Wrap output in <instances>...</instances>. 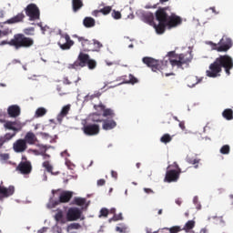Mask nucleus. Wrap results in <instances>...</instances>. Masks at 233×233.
I'll return each mask as SVG.
<instances>
[{"label":"nucleus","mask_w":233,"mask_h":233,"mask_svg":"<svg viewBox=\"0 0 233 233\" xmlns=\"http://www.w3.org/2000/svg\"><path fill=\"white\" fill-rule=\"evenodd\" d=\"M225 71L227 76H230V70L233 69V58L228 55H221L209 65V70L206 71L208 77H219L221 72Z\"/></svg>","instance_id":"1"},{"label":"nucleus","mask_w":233,"mask_h":233,"mask_svg":"<svg viewBox=\"0 0 233 233\" xmlns=\"http://www.w3.org/2000/svg\"><path fill=\"white\" fill-rule=\"evenodd\" d=\"M34 43V38L19 33L15 34L10 41H2L1 45H9V46H14L15 50H21V48H32Z\"/></svg>","instance_id":"2"},{"label":"nucleus","mask_w":233,"mask_h":233,"mask_svg":"<svg viewBox=\"0 0 233 233\" xmlns=\"http://www.w3.org/2000/svg\"><path fill=\"white\" fill-rule=\"evenodd\" d=\"M87 66L89 70H94L97 66V62L90 58V55L80 52L76 60L73 64H69L67 68L69 70H79Z\"/></svg>","instance_id":"3"},{"label":"nucleus","mask_w":233,"mask_h":233,"mask_svg":"<svg viewBox=\"0 0 233 233\" xmlns=\"http://www.w3.org/2000/svg\"><path fill=\"white\" fill-rule=\"evenodd\" d=\"M142 62L151 68L152 72H161V74H165L166 77L174 76V73H165V70L168 68V60H157L150 56H145L142 58Z\"/></svg>","instance_id":"4"},{"label":"nucleus","mask_w":233,"mask_h":233,"mask_svg":"<svg viewBox=\"0 0 233 233\" xmlns=\"http://www.w3.org/2000/svg\"><path fill=\"white\" fill-rule=\"evenodd\" d=\"M170 7H160L155 13V17L158 25H155L157 34H165L166 25L170 16Z\"/></svg>","instance_id":"5"},{"label":"nucleus","mask_w":233,"mask_h":233,"mask_svg":"<svg viewBox=\"0 0 233 233\" xmlns=\"http://www.w3.org/2000/svg\"><path fill=\"white\" fill-rule=\"evenodd\" d=\"M192 62V55L190 53L180 54L177 56V59H169L171 66H177L182 68L183 65H189Z\"/></svg>","instance_id":"6"},{"label":"nucleus","mask_w":233,"mask_h":233,"mask_svg":"<svg viewBox=\"0 0 233 233\" xmlns=\"http://www.w3.org/2000/svg\"><path fill=\"white\" fill-rule=\"evenodd\" d=\"M25 12L27 17H29V21H39L41 17V11L39 10V7H37V5L35 4H29L25 8Z\"/></svg>","instance_id":"7"},{"label":"nucleus","mask_w":233,"mask_h":233,"mask_svg":"<svg viewBox=\"0 0 233 233\" xmlns=\"http://www.w3.org/2000/svg\"><path fill=\"white\" fill-rule=\"evenodd\" d=\"M232 39L223 36L218 44H214V49L217 52H228L232 48Z\"/></svg>","instance_id":"8"},{"label":"nucleus","mask_w":233,"mask_h":233,"mask_svg":"<svg viewBox=\"0 0 233 233\" xmlns=\"http://www.w3.org/2000/svg\"><path fill=\"white\" fill-rule=\"evenodd\" d=\"M83 211L79 209V208H70L66 213L67 221H77V219H81V216Z\"/></svg>","instance_id":"9"},{"label":"nucleus","mask_w":233,"mask_h":233,"mask_svg":"<svg viewBox=\"0 0 233 233\" xmlns=\"http://www.w3.org/2000/svg\"><path fill=\"white\" fill-rule=\"evenodd\" d=\"M183 23V19L180 16H177L174 13H170L169 17L167 18V22H166V28H176V26H179Z\"/></svg>","instance_id":"10"},{"label":"nucleus","mask_w":233,"mask_h":233,"mask_svg":"<svg viewBox=\"0 0 233 233\" xmlns=\"http://www.w3.org/2000/svg\"><path fill=\"white\" fill-rule=\"evenodd\" d=\"M99 130V125L97 124H86L82 127V132H84L86 136H97Z\"/></svg>","instance_id":"11"},{"label":"nucleus","mask_w":233,"mask_h":233,"mask_svg":"<svg viewBox=\"0 0 233 233\" xmlns=\"http://www.w3.org/2000/svg\"><path fill=\"white\" fill-rule=\"evenodd\" d=\"M61 39H65L66 42H62L61 40L58 42V46L61 50H70L72 46H74L75 43L74 40L70 38L68 34L61 35Z\"/></svg>","instance_id":"12"},{"label":"nucleus","mask_w":233,"mask_h":233,"mask_svg":"<svg viewBox=\"0 0 233 233\" xmlns=\"http://www.w3.org/2000/svg\"><path fill=\"white\" fill-rule=\"evenodd\" d=\"M179 176H181L180 171H177L175 169H167L164 181L166 183H176V181L179 179Z\"/></svg>","instance_id":"13"},{"label":"nucleus","mask_w":233,"mask_h":233,"mask_svg":"<svg viewBox=\"0 0 233 233\" xmlns=\"http://www.w3.org/2000/svg\"><path fill=\"white\" fill-rule=\"evenodd\" d=\"M16 170L24 176H28L32 172V163L28 160L22 161L16 167Z\"/></svg>","instance_id":"14"},{"label":"nucleus","mask_w":233,"mask_h":233,"mask_svg":"<svg viewBox=\"0 0 233 233\" xmlns=\"http://www.w3.org/2000/svg\"><path fill=\"white\" fill-rule=\"evenodd\" d=\"M4 127L6 128V130H13V132L17 134V132H21L23 128V123H21L19 120L6 121L4 124Z\"/></svg>","instance_id":"15"},{"label":"nucleus","mask_w":233,"mask_h":233,"mask_svg":"<svg viewBox=\"0 0 233 233\" xmlns=\"http://www.w3.org/2000/svg\"><path fill=\"white\" fill-rule=\"evenodd\" d=\"M72 37L77 39L81 43L84 52H92V41L88 40L84 36H79L77 35H73Z\"/></svg>","instance_id":"16"},{"label":"nucleus","mask_w":233,"mask_h":233,"mask_svg":"<svg viewBox=\"0 0 233 233\" xmlns=\"http://www.w3.org/2000/svg\"><path fill=\"white\" fill-rule=\"evenodd\" d=\"M93 121H94V123L103 122V126H102L103 130H112V129L116 128V127H117V123H116L114 121V119H104V120H101V119L96 120V119H94Z\"/></svg>","instance_id":"17"},{"label":"nucleus","mask_w":233,"mask_h":233,"mask_svg":"<svg viewBox=\"0 0 233 233\" xmlns=\"http://www.w3.org/2000/svg\"><path fill=\"white\" fill-rule=\"evenodd\" d=\"M13 148L15 152L21 154L22 152H25L26 148H28V146H26L25 140L20 138L13 144Z\"/></svg>","instance_id":"18"},{"label":"nucleus","mask_w":233,"mask_h":233,"mask_svg":"<svg viewBox=\"0 0 233 233\" xmlns=\"http://www.w3.org/2000/svg\"><path fill=\"white\" fill-rule=\"evenodd\" d=\"M142 21H144V23H147L150 26H153L156 30V26H157V24L154 22V14L150 12L142 14Z\"/></svg>","instance_id":"19"},{"label":"nucleus","mask_w":233,"mask_h":233,"mask_svg":"<svg viewBox=\"0 0 233 233\" xmlns=\"http://www.w3.org/2000/svg\"><path fill=\"white\" fill-rule=\"evenodd\" d=\"M9 117H19L21 116V107L17 105L9 106L7 108Z\"/></svg>","instance_id":"20"},{"label":"nucleus","mask_w":233,"mask_h":233,"mask_svg":"<svg viewBox=\"0 0 233 233\" xmlns=\"http://www.w3.org/2000/svg\"><path fill=\"white\" fill-rule=\"evenodd\" d=\"M14 192H15L14 186H9L8 187L0 186V195L3 196V198H10V196H14Z\"/></svg>","instance_id":"21"},{"label":"nucleus","mask_w":233,"mask_h":233,"mask_svg":"<svg viewBox=\"0 0 233 233\" xmlns=\"http://www.w3.org/2000/svg\"><path fill=\"white\" fill-rule=\"evenodd\" d=\"M68 112H70V105L65 106L57 115L56 119L58 123H63V119L68 116Z\"/></svg>","instance_id":"22"},{"label":"nucleus","mask_w":233,"mask_h":233,"mask_svg":"<svg viewBox=\"0 0 233 233\" xmlns=\"http://www.w3.org/2000/svg\"><path fill=\"white\" fill-rule=\"evenodd\" d=\"M24 19H25V14L19 13L15 16L8 19L5 23H7V25H14L15 23H23Z\"/></svg>","instance_id":"23"},{"label":"nucleus","mask_w":233,"mask_h":233,"mask_svg":"<svg viewBox=\"0 0 233 233\" xmlns=\"http://www.w3.org/2000/svg\"><path fill=\"white\" fill-rule=\"evenodd\" d=\"M72 191H64L60 194L59 201L60 203H68L72 199Z\"/></svg>","instance_id":"24"},{"label":"nucleus","mask_w":233,"mask_h":233,"mask_svg":"<svg viewBox=\"0 0 233 233\" xmlns=\"http://www.w3.org/2000/svg\"><path fill=\"white\" fill-rule=\"evenodd\" d=\"M24 141H25V144L27 143L28 145H35L37 141V137H35V134L32 132H27Z\"/></svg>","instance_id":"25"},{"label":"nucleus","mask_w":233,"mask_h":233,"mask_svg":"<svg viewBox=\"0 0 233 233\" xmlns=\"http://www.w3.org/2000/svg\"><path fill=\"white\" fill-rule=\"evenodd\" d=\"M128 77L129 79L127 78V76H122L123 83L126 85H136V83H139V80L134 75L129 74Z\"/></svg>","instance_id":"26"},{"label":"nucleus","mask_w":233,"mask_h":233,"mask_svg":"<svg viewBox=\"0 0 233 233\" xmlns=\"http://www.w3.org/2000/svg\"><path fill=\"white\" fill-rule=\"evenodd\" d=\"M83 25L86 28H93V26H96V19L86 16L83 20Z\"/></svg>","instance_id":"27"},{"label":"nucleus","mask_w":233,"mask_h":233,"mask_svg":"<svg viewBox=\"0 0 233 233\" xmlns=\"http://www.w3.org/2000/svg\"><path fill=\"white\" fill-rule=\"evenodd\" d=\"M164 230H168L169 233H179L183 230L181 226H173L171 228H163L158 229V232H163Z\"/></svg>","instance_id":"28"},{"label":"nucleus","mask_w":233,"mask_h":233,"mask_svg":"<svg viewBox=\"0 0 233 233\" xmlns=\"http://www.w3.org/2000/svg\"><path fill=\"white\" fill-rule=\"evenodd\" d=\"M82 6H85V5L83 4V0H72L73 12H79Z\"/></svg>","instance_id":"29"},{"label":"nucleus","mask_w":233,"mask_h":233,"mask_svg":"<svg viewBox=\"0 0 233 233\" xmlns=\"http://www.w3.org/2000/svg\"><path fill=\"white\" fill-rule=\"evenodd\" d=\"M55 219L57 223H60V225H65V223H66V218H65L63 211L61 210L56 213Z\"/></svg>","instance_id":"30"},{"label":"nucleus","mask_w":233,"mask_h":233,"mask_svg":"<svg viewBox=\"0 0 233 233\" xmlns=\"http://www.w3.org/2000/svg\"><path fill=\"white\" fill-rule=\"evenodd\" d=\"M222 116L228 121H232V119H233V110L231 108L225 109L222 112Z\"/></svg>","instance_id":"31"},{"label":"nucleus","mask_w":233,"mask_h":233,"mask_svg":"<svg viewBox=\"0 0 233 233\" xmlns=\"http://www.w3.org/2000/svg\"><path fill=\"white\" fill-rule=\"evenodd\" d=\"M194 227H196V221L188 220L182 228V230H185V232H190Z\"/></svg>","instance_id":"32"},{"label":"nucleus","mask_w":233,"mask_h":233,"mask_svg":"<svg viewBox=\"0 0 233 233\" xmlns=\"http://www.w3.org/2000/svg\"><path fill=\"white\" fill-rule=\"evenodd\" d=\"M91 48V52H99L103 48V44L97 40H93Z\"/></svg>","instance_id":"33"},{"label":"nucleus","mask_w":233,"mask_h":233,"mask_svg":"<svg viewBox=\"0 0 233 233\" xmlns=\"http://www.w3.org/2000/svg\"><path fill=\"white\" fill-rule=\"evenodd\" d=\"M42 167L48 172L49 174H54V166L50 164V161L46 160L43 162Z\"/></svg>","instance_id":"34"},{"label":"nucleus","mask_w":233,"mask_h":233,"mask_svg":"<svg viewBox=\"0 0 233 233\" xmlns=\"http://www.w3.org/2000/svg\"><path fill=\"white\" fill-rule=\"evenodd\" d=\"M86 203V198H75L73 200V205H76L77 207H84Z\"/></svg>","instance_id":"35"},{"label":"nucleus","mask_w":233,"mask_h":233,"mask_svg":"<svg viewBox=\"0 0 233 233\" xmlns=\"http://www.w3.org/2000/svg\"><path fill=\"white\" fill-rule=\"evenodd\" d=\"M177 56L176 55V51H171L167 53V56L164 57L163 61H167V65L168 63L170 64V59H177Z\"/></svg>","instance_id":"36"},{"label":"nucleus","mask_w":233,"mask_h":233,"mask_svg":"<svg viewBox=\"0 0 233 233\" xmlns=\"http://www.w3.org/2000/svg\"><path fill=\"white\" fill-rule=\"evenodd\" d=\"M170 141H172V136H170L169 134H164L160 137V142L164 143V145H167V143H170Z\"/></svg>","instance_id":"37"},{"label":"nucleus","mask_w":233,"mask_h":233,"mask_svg":"<svg viewBox=\"0 0 233 233\" xmlns=\"http://www.w3.org/2000/svg\"><path fill=\"white\" fill-rule=\"evenodd\" d=\"M46 108L45 107H38L35 111V117H43L46 116Z\"/></svg>","instance_id":"38"},{"label":"nucleus","mask_w":233,"mask_h":233,"mask_svg":"<svg viewBox=\"0 0 233 233\" xmlns=\"http://www.w3.org/2000/svg\"><path fill=\"white\" fill-rule=\"evenodd\" d=\"M115 116H116V113H114V110L110 108H106L103 111V117H115Z\"/></svg>","instance_id":"39"},{"label":"nucleus","mask_w":233,"mask_h":233,"mask_svg":"<svg viewBox=\"0 0 233 233\" xmlns=\"http://www.w3.org/2000/svg\"><path fill=\"white\" fill-rule=\"evenodd\" d=\"M24 35H35V27H27L23 30Z\"/></svg>","instance_id":"40"},{"label":"nucleus","mask_w":233,"mask_h":233,"mask_svg":"<svg viewBox=\"0 0 233 233\" xmlns=\"http://www.w3.org/2000/svg\"><path fill=\"white\" fill-rule=\"evenodd\" d=\"M116 232L119 233H127L128 232V227H127V225L125 224H119L116 228Z\"/></svg>","instance_id":"41"},{"label":"nucleus","mask_w":233,"mask_h":233,"mask_svg":"<svg viewBox=\"0 0 233 233\" xmlns=\"http://www.w3.org/2000/svg\"><path fill=\"white\" fill-rule=\"evenodd\" d=\"M79 228H81V224L79 223H72L70 225L67 226V232H70V230H79Z\"/></svg>","instance_id":"42"},{"label":"nucleus","mask_w":233,"mask_h":233,"mask_svg":"<svg viewBox=\"0 0 233 233\" xmlns=\"http://www.w3.org/2000/svg\"><path fill=\"white\" fill-rule=\"evenodd\" d=\"M112 221H123V213L115 214L113 218L109 219V223H112Z\"/></svg>","instance_id":"43"},{"label":"nucleus","mask_w":233,"mask_h":233,"mask_svg":"<svg viewBox=\"0 0 233 233\" xmlns=\"http://www.w3.org/2000/svg\"><path fill=\"white\" fill-rule=\"evenodd\" d=\"M112 12V6L107 5L104 8L100 9V14H103V15H108Z\"/></svg>","instance_id":"44"},{"label":"nucleus","mask_w":233,"mask_h":233,"mask_svg":"<svg viewBox=\"0 0 233 233\" xmlns=\"http://www.w3.org/2000/svg\"><path fill=\"white\" fill-rule=\"evenodd\" d=\"M220 154H223V155H228V154H230V146H228V145H224V146L220 148Z\"/></svg>","instance_id":"45"},{"label":"nucleus","mask_w":233,"mask_h":233,"mask_svg":"<svg viewBox=\"0 0 233 233\" xmlns=\"http://www.w3.org/2000/svg\"><path fill=\"white\" fill-rule=\"evenodd\" d=\"M94 108H95V110H97V112H105V109L106 107L105 106V105L100 103L99 105H95Z\"/></svg>","instance_id":"46"},{"label":"nucleus","mask_w":233,"mask_h":233,"mask_svg":"<svg viewBox=\"0 0 233 233\" xmlns=\"http://www.w3.org/2000/svg\"><path fill=\"white\" fill-rule=\"evenodd\" d=\"M15 134H17V133L15 131L13 133L5 134L4 137V141H10V139H12V137H15Z\"/></svg>","instance_id":"47"},{"label":"nucleus","mask_w":233,"mask_h":233,"mask_svg":"<svg viewBox=\"0 0 233 233\" xmlns=\"http://www.w3.org/2000/svg\"><path fill=\"white\" fill-rule=\"evenodd\" d=\"M108 214H109V210L106 208H103L101 210H100V218H107L108 217Z\"/></svg>","instance_id":"48"},{"label":"nucleus","mask_w":233,"mask_h":233,"mask_svg":"<svg viewBox=\"0 0 233 233\" xmlns=\"http://www.w3.org/2000/svg\"><path fill=\"white\" fill-rule=\"evenodd\" d=\"M176 168L175 170L177 171V172H181V167H179V165H177V162H174L172 165H169L168 167H167V169L168 168Z\"/></svg>","instance_id":"49"},{"label":"nucleus","mask_w":233,"mask_h":233,"mask_svg":"<svg viewBox=\"0 0 233 233\" xmlns=\"http://www.w3.org/2000/svg\"><path fill=\"white\" fill-rule=\"evenodd\" d=\"M112 17H114V19H121V13L114 10L112 13Z\"/></svg>","instance_id":"50"},{"label":"nucleus","mask_w":233,"mask_h":233,"mask_svg":"<svg viewBox=\"0 0 233 233\" xmlns=\"http://www.w3.org/2000/svg\"><path fill=\"white\" fill-rule=\"evenodd\" d=\"M187 163H189L190 165H198V163H199V159H198V158L192 159V158H190V157H187Z\"/></svg>","instance_id":"51"},{"label":"nucleus","mask_w":233,"mask_h":233,"mask_svg":"<svg viewBox=\"0 0 233 233\" xmlns=\"http://www.w3.org/2000/svg\"><path fill=\"white\" fill-rule=\"evenodd\" d=\"M94 99H96V95L95 94L86 96V101H92Z\"/></svg>","instance_id":"52"},{"label":"nucleus","mask_w":233,"mask_h":233,"mask_svg":"<svg viewBox=\"0 0 233 233\" xmlns=\"http://www.w3.org/2000/svg\"><path fill=\"white\" fill-rule=\"evenodd\" d=\"M105 183H106V180L101 178V179L97 180V187H103V186H105Z\"/></svg>","instance_id":"53"},{"label":"nucleus","mask_w":233,"mask_h":233,"mask_svg":"<svg viewBox=\"0 0 233 233\" xmlns=\"http://www.w3.org/2000/svg\"><path fill=\"white\" fill-rule=\"evenodd\" d=\"M99 14H101L100 10H95L92 12V15H94V17H99Z\"/></svg>","instance_id":"54"},{"label":"nucleus","mask_w":233,"mask_h":233,"mask_svg":"<svg viewBox=\"0 0 233 233\" xmlns=\"http://www.w3.org/2000/svg\"><path fill=\"white\" fill-rule=\"evenodd\" d=\"M144 192H146V194H154V190L148 187H145Z\"/></svg>","instance_id":"55"},{"label":"nucleus","mask_w":233,"mask_h":233,"mask_svg":"<svg viewBox=\"0 0 233 233\" xmlns=\"http://www.w3.org/2000/svg\"><path fill=\"white\" fill-rule=\"evenodd\" d=\"M111 177H114V179H117V171H111Z\"/></svg>","instance_id":"56"},{"label":"nucleus","mask_w":233,"mask_h":233,"mask_svg":"<svg viewBox=\"0 0 233 233\" xmlns=\"http://www.w3.org/2000/svg\"><path fill=\"white\" fill-rule=\"evenodd\" d=\"M64 85H72V82L68 79V77L64 78Z\"/></svg>","instance_id":"57"},{"label":"nucleus","mask_w":233,"mask_h":233,"mask_svg":"<svg viewBox=\"0 0 233 233\" xmlns=\"http://www.w3.org/2000/svg\"><path fill=\"white\" fill-rule=\"evenodd\" d=\"M179 127L181 130H185V123L183 121L179 122Z\"/></svg>","instance_id":"58"},{"label":"nucleus","mask_w":233,"mask_h":233,"mask_svg":"<svg viewBox=\"0 0 233 233\" xmlns=\"http://www.w3.org/2000/svg\"><path fill=\"white\" fill-rule=\"evenodd\" d=\"M44 159H50V155L46 154V153H44L42 154Z\"/></svg>","instance_id":"59"},{"label":"nucleus","mask_w":233,"mask_h":233,"mask_svg":"<svg viewBox=\"0 0 233 233\" xmlns=\"http://www.w3.org/2000/svg\"><path fill=\"white\" fill-rule=\"evenodd\" d=\"M94 95H95V97H101V92L99 91H96Z\"/></svg>","instance_id":"60"},{"label":"nucleus","mask_w":233,"mask_h":233,"mask_svg":"<svg viewBox=\"0 0 233 233\" xmlns=\"http://www.w3.org/2000/svg\"><path fill=\"white\" fill-rule=\"evenodd\" d=\"M46 232V228H43L42 229H39L37 233H45Z\"/></svg>","instance_id":"61"},{"label":"nucleus","mask_w":233,"mask_h":233,"mask_svg":"<svg viewBox=\"0 0 233 233\" xmlns=\"http://www.w3.org/2000/svg\"><path fill=\"white\" fill-rule=\"evenodd\" d=\"M109 214H114V216H116V208H111L110 210H109Z\"/></svg>","instance_id":"62"},{"label":"nucleus","mask_w":233,"mask_h":233,"mask_svg":"<svg viewBox=\"0 0 233 233\" xmlns=\"http://www.w3.org/2000/svg\"><path fill=\"white\" fill-rule=\"evenodd\" d=\"M193 202L195 205H198L199 203L197 197L194 198Z\"/></svg>","instance_id":"63"},{"label":"nucleus","mask_w":233,"mask_h":233,"mask_svg":"<svg viewBox=\"0 0 233 233\" xmlns=\"http://www.w3.org/2000/svg\"><path fill=\"white\" fill-rule=\"evenodd\" d=\"M176 203H177V205H178V207H180V205H181V200H180V199H177V200H176Z\"/></svg>","instance_id":"64"}]
</instances>
